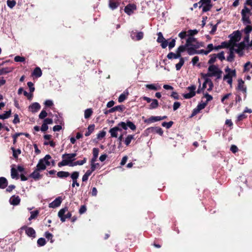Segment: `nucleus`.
Masks as SVG:
<instances>
[{
    "label": "nucleus",
    "instance_id": "obj_1",
    "mask_svg": "<svg viewBox=\"0 0 252 252\" xmlns=\"http://www.w3.org/2000/svg\"><path fill=\"white\" fill-rule=\"evenodd\" d=\"M127 127H129L132 130H135L136 128L135 125L129 121H126V123L121 122L119 123L117 126L110 128L109 130V133H110L111 137L116 138L118 136V132H121L122 129L126 130L127 129Z\"/></svg>",
    "mask_w": 252,
    "mask_h": 252
},
{
    "label": "nucleus",
    "instance_id": "obj_2",
    "mask_svg": "<svg viewBox=\"0 0 252 252\" xmlns=\"http://www.w3.org/2000/svg\"><path fill=\"white\" fill-rule=\"evenodd\" d=\"M222 71L217 65H211L208 68L207 73H202L201 76H204L205 77H215L217 79H219L221 77Z\"/></svg>",
    "mask_w": 252,
    "mask_h": 252
},
{
    "label": "nucleus",
    "instance_id": "obj_3",
    "mask_svg": "<svg viewBox=\"0 0 252 252\" xmlns=\"http://www.w3.org/2000/svg\"><path fill=\"white\" fill-rule=\"evenodd\" d=\"M76 156V153L63 154L62 155L63 160L58 163V166L62 167L66 165L71 166V164L73 163V161L75 159V157Z\"/></svg>",
    "mask_w": 252,
    "mask_h": 252
},
{
    "label": "nucleus",
    "instance_id": "obj_4",
    "mask_svg": "<svg viewBox=\"0 0 252 252\" xmlns=\"http://www.w3.org/2000/svg\"><path fill=\"white\" fill-rule=\"evenodd\" d=\"M224 71L225 74L224 75L223 80L225 81L230 85V87L232 85V78L236 76V73L235 69H231L229 67H226Z\"/></svg>",
    "mask_w": 252,
    "mask_h": 252
},
{
    "label": "nucleus",
    "instance_id": "obj_5",
    "mask_svg": "<svg viewBox=\"0 0 252 252\" xmlns=\"http://www.w3.org/2000/svg\"><path fill=\"white\" fill-rule=\"evenodd\" d=\"M242 21L243 23L248 25L251 24L250 17L252 15L251 10L248 8L247 6L244 5L243 9L241 11Z\"/></svg>",
    "mask_w": 252,
    "mask_h": 252
},
{
    "label": "nucleus",
    "instance_id": "obj_6",
    "mask_svg": "<svg viewBox=\"0 0 252 252\" xmlns=\"http://www.w3.org/2000/svg\"><path fill=\"white\" fill-rule=\"evenodd\" d=\"M58 216L62 222L65 221L66 219H69L71 217V214L68 211L67 208L61 209L58 212Z\"/></svg>",
    "mask_w": 252,
    "mask_h": 252
},
{
    "label": "nucleus",
    "instance_id": "obj_7",
    "mask_svg": "<svg viewBox=\"0 0 252 252\" xmlns=\"http://www.w3.org/2000/svg\"><path fill=\"white\" fill-rule=\"evenodd\" d=\"M187 89L189 91V93L183 94V97L186 99L190 98L196 94V86L195 85H191L189 86Z\"/></svg>",
    "mask_w": 252,
    "mask_h": 252
},
{
    "label": "nucleus",
    "instance_id": "obj_8",
    "mask_svg": "<svg viewBox=\"0 0 252 252\" xmlns=\"http://www.w3.org/2000/svg\"><path fill=\"white\" fill-rule=\"evenodd\" d=\"M186 46H195V48H198L200 45L196 42V39L192 36H189L186 41Z\"/></svg>",
    "mask_w": 252,
    "mask_h": 252
},
{
    "label": "nucleus",
    "instance_id": "obj_9",
    "mask_svg": "<svg viewBox=\"0 0 252 252\" xmlns=\"http://www.w3.org/2000/svg\"><path fill=\"white\" fill-rule=\"evenodd\" d=\"M246 46V45L244 42H241L239 44L235 45L236 48H234V51L239 54L240 56H242L243 55V49Z\"/></svg>",
    "mask_w": 252,
    "mask_h": 252
},
{
    "label": "nucleus",
    "instance_id": "obj_10",
    "mask_svg": "<svg viewBox=\"0 0 252 252\" xmlns=\"http://www.w3.org/2000/svg\"><path fill=\"white\" fill-rule=\"evenodd\" d=\"M202 2V10L203 12H207L211 9L212 5L211 3V0H200Z\"/></svg>",
    "mask_w": 252,
    "mask_h": 252
},
{
    "label": "nucleus",
    "instance_id": "obj_11",
    "mask_svg": "<svg viewBox=\"0 0 252 252\" xmlns=\"http://www.w3.org/2000/svg\"><path fill=\"white\" fill-rule=\"evenodd\" d=\"M136 9V6L135 4H129L125 7V11L128 15H130L133 13Z\"/></svg>",
    "mask_w": 252,
    "mask_h": 252
},
{
    "label": "nucleus",
    "instance_id": "obj_12",
    "mask_svg": "<svg viewBox=\"0 0 252 252\" xmlns=\"http://www.w3.org/2000/svg\"><path fill=\"white\" fill-rule=\"evenodd\" d=\"M238 87L237 89L242 91L243 93L246 94L247 92V88L244 85V82L242 79H240L238 80Z\"/></svg>",
    "mask_w": 252,
    "mask_h": 252
},
{
    "label": "nucleus",
    "instance_id": "obj_13",
    "mask_svg": "<svg viewBox=\"0 0 252 252\" xmlns=\"http://www.w3.org/2000/svg\"><path fill=\"white\" fill-rule=\"evenodd\" d=\"M202 77L204 80H206V83L207 85V91H211L214 87V84L213 82L212 81L211 79H210L209 78L205 77L204 76H202Z\"/></svg>",
    "mask_w": 252,
    "mask_h": 252
},
{
    "label": "nucleus",
    "instance_id": "obj_14",
    "mask_svg": "<svg viewBox=\"0 0 252 252\" xmlns=\"http://www.w3.org/2000/svg\"><path fill=\"white\" fill-rule=\"evenodd\" d=\"M40 105L37 102H34L32 103L29 107V110L32 113L37 112L38 110L40 109Z\"/></svg>",
    "mask_w": 252,
    "mask_h": 252
},
{
    "label": "nucleus",
    "instance_id": "obj_15",
    "mask_svg": "<svg viewBox=\"0 0 252 252\" xmlns=\"http://www.w3.org/2000/svg\"><path fill=\"white\" fill-rule=\"evenodd\" d=\"M61 202L62 200L61 197H58L49 204V207L53 208L57 207L60 205Z\"/></svg>",
    "mask_w": 252,
    "mask_h": 252
},
{
    "label": "nucleus",
    "instance_id": "obj_16",
    "mask_svg": "<svg viewBox=\"0 0 252 252\" xmlns=\"http://www.w3.org/2000/svg\"><path fill=\"white\" fill-rule=\"evenodd\" d=\"M198 83L199 84V85L198 86V88L196 91V93L197 94H200L202 92H203L205 89H207V88H208L207 85V83H206V80H204V82H203L202 86L201 87V81H200V79H198Z\"/></svg>",
    "mask_w": 252,
    "mask_h": 252
},
{
    "label": "nucleus",
    "instance_id": "obj_17",
    "mask_svg": "<svg viewBox=\"0 0 252 252\" xmlns=\"http://www.w3.org/2000/svg\"><path fill=\"white\" fill-rule=\"evenodd\" d=\"M207 103L205 102L199 104L196 109L193 110L192 115H195L198 113L201 110L204 109L207 105Z\"/></svg>",
    "mask_w": 252,
    "mask_h": 252
},
{
    "label": "nucleus",
    "instance_id": "obj_18",
    "mask_svg": "<svg viewBox=\"0 0 252 252\" xmlns=\"http://www.w3.org/2000/svg\"><path fill=\"white\" fill-rule=\"evenodd\" d=\"M234 47H232V48H230L229 52H228L229 56L227 57V59H226V60L228 62H232L234 61Z\"/></svg>",
    "mask_w": 252,
    "mask_h": 252
},
{
    "label": "nucleus",
    "instance_id": "obj_19",
    "mask_svg": "<svg viewBox=\"0 0 252 252\" xmlns=\"http://www.w3.org/2000/svg\"><path fill=\"white\" fill-rule=\"evenodd\" d=\"M10 203L13 205H17L20 203V198L18 196H12L9 200Z\"/></svg>",
    "mask_w": 252,
    "mask_h": 252
},
{
    "label": "nucleus",
    "instance_id": "obj_20",
    "mask_svg": "<svg viewBox=\"0 0 252 252\" xmlns=\"http://www.w3.org/2000/svg\"><path fill=\"white\" fill-rule=\"evenodd\" d=\"M26 233L27 235L30 237L35 238V231L32 227H28L26 229Z\"/></svg>",
    "mask_w": 252,
    "mask_h": 252
},
{
    "label": "nucleus",
    "instance_id": "obj_21",
    "mask_svg": "<svg viewBox=\"0 0 252 252\" xmlns=\"http://www.w3.org/2000/svg\"><path fill=\"white\" fill-rule=\"evenodd\" d=\"M196 49L195 46H189L187 47V51L189 55H193L199 53V51L196 50Z\"/></svg>",
    "mask_w": 252,
    "mask_h": 252
},
{
    "label": "nucleus",
    "instance_id": "obj_22",
    "mask_svg": "<svg viewBox=\"0 0 252 252\" xmlns=\"http://www.w3.org/2000/svg\"><path fill=\"white\" fill-rule=\"evenodd\" d=\"M145 86L147 89L154 91H157L160 88V86L158 84H147Z\"/></svg>",
    "mask_w": 252,
    "mask_h": 252
},
{
    "label": "nucleus",
    "instance_id": "obj_23",
    "mask_svg": "<svg viewBox=\"0 0 252 252\" xmlns=\"http://www.w3.org/2000/svg\"><path fill=\"white\" fill-rule=\"evenodd\" d=\"M44 160H42V158L39 160L38 163L36 165V168L38 170L42 171L46 169L45 166L43 163V162H44Z\"/></svg>",
    "mask_w": 252,
    "mask_h": 252
},
{
    "label": "nucleus",
    "instance_id": "obj_24",
    "mask_svg": "<svg viewBox=\"0 0 252 252\" xmlns=\"http://www.w3.org/2000/svg\"><path fill=\"white\" fill-rule=\"evenodd\" d=\"M8 182L4 177H0V188L4 189L7 187Z\"/></svg>",
    "mask_w": 252,
    "mask_h": 252
},
{
    "label": "nucleus",
    "instance_id": "obj_25",
    "mask_svg": "<svg viewBox=\"0 0 252 252\" xmlns=\"http://www.w3.org/2000/svg\"><path fill=\"white\" fill-rule=\"evenodd\" d=\"M167 58L169 59H178L181 58V55L177 53L176 51V53H174L173 52H170L167 55Z\"/></svg>",
    "mask_w": 252,
    "mask_h": 252
},
{
    "label": "nucleus",
    "instance_id": "obj_26",
    "mask_svg": "<svg viewBox=\"0 0 252 252\" xmlns=\"http://www.w3.org/2000/svg\"><path fill=\"white\" fill-rule=\"evenodd\" d=\"M87 161V158H84L82 160H78L75 162H73V163L71 164V166H75L77 165H82L85 164Z\"/></svg>",
    "mask_w": 252,
    "mask_h": 252
},
{
    "label": "nucleus",
    "instance_id": "obj_27",
    "mask_svg": "<svg viewBox=\"0 0 252 252\" xmlns=\"http://www.w3.org/2000/svg\"><path fill=\"white\" fill-rule=\"evenodd\" d=\"M40 171L41 170H38L36 168V169L31 174V177L35 180L39 179L41 177V175L39 173V171Z\"/></svg>",
    "mask_w": 252,
    "mask_h": 252
},
{
    "label": "nucleus",
    "instance_id": "obj_28",
    "mask_svg": "<svg viewBox=\"0 0 252 252\" xmlns=\"http://www.w3.org/2000/svg\"><path fill=\"white\" fill-rule=\"evenodd\" d=\"M11 176L12 179H18L17 170L13 167H12L11 169Z\"/></svg>",
    "mask_w": 252,
    "mask_h": 252
},
{
    "label": "nucleus",
    "instance_id": "obj_29",
    "mask_svg": "<svg viewBox=\"0 0 252 252\" xmlns=\"http://www.w3.org/2000/svg\"><path fill=\"white\" fill-rule=\"evenodd\" d=\"M51 159V157L49 155H46L44 158H42V160H44V162H43L45 166V168H46V166H49L50 165V160Z\"/></svg>",
    "mask_w": 252,
    "mask_h": 252
},
{
    "label": "nucleus",
    "instance_id": "obj_30",
    "mask_svg": "<svg viewBox=\"0 0 252 252\" xmlns=\"http://www.w3.org/2000/svg\"><path fill=\"white\" fill-rule=\"evenodd\" d=\"M32 75L36 77H40L42 75V71L41 69L38 67H36L32 72Z\"/></svg>",
    "mask_w": 252,
    "mask_h": 252
},
{
    "label": "nucleus",
    "instance_id": "obj_31",
    "mask_svg": "<svg viewBox=\"0 0 252 252\" xmlns=\"http://www.w3.org/2000/svg\"><path fill=\"white\" fill-rule=\"evenodd\" d=\"M69 176V173L66 171H59L57 173V176L60 178H66Z\"/></svg>",
    "mask_w": 252,
    "mask_h": 252
},
{
    "label": "nucleus",
    "instance_id": "obj_32",
    "mask_svg": "<svg viewBox=\"0 0 252 252\" xmlns=\"http://www.w3.org/2000/svg\"><path fill=\"white\" fill-rule=\"evenodd\" d=\"M124 110V106L123 105H118L115 106L110 109L109 111L110 113L114 112L116 111H123Z\"/></svg>",
    "mask_w": 252,
    "mask_h": 252
},
{
    "label": "nucleus",
    "instance_id": "obj_33",
    "mask_svg": "<svg viewBox=\"0 0 252 252\" xmlns=\"http://www.w3.org/2000/svg\"><path fill=\"white\" fill-rule=\"evenodd\" d=\"M151 101L152 103H151L149 107L150 109H155L158 107V102L157 99H154Z\"/></svg>",
    "mask_w": 252,
    "mask_h": 252
},
{
    "label": "nucleus",
    "instance_id": "obj_34",
    "mask_svg": "<svg viewBox=\"0 0 252 252\" xmlns=\"http://www.w3.org/2000/svg\"><path fill=\"white\" fill-rule=\"evenodd\" d=\"M94 129V125H91L88 127V130L85 133V135L86 136H89Z\"/></svg>",
    "mask_w": 252,
    "mask_h": 252
},
{
    "label": "nucleus",
    "instance_id": "obj_35",
    "mask_svg": "<svg viewBox=\"0 0 252 252\" xmlns=\"http://www.w3.org/2000/svg\"><path fill=\"white\" fill-rule=\"evenodd\" d=\"M134 139V135H128L126 137L125 140V143L126 146H128L130 143L131 142V140Z\"/></svg>",
    "mask_w": 252,
    "mask_h": 252
},
{
    "label": "nucleus",
    "instance_id": "obj_36",
    "mask_svg": "<svg viewBox=\"0 0 252 252\" xmlns=\"http://www.w3.org/2000/svg\"><path fill=\"white\" fill-rule=\"evenodd\" d=\"M187 47H188V46H186V44L185 45H181L178 48L176 51L178 54H181V53L183 52L185 50H187Z\"/></svg>",
    "mask_w": 252,
    "mask_h": 252
},
{
    "label": "nucleus",
    "instance_id": "obj_37",
    "mask_svg": "<svg viewBox=\"0 0 252 252\" xmlns=\"http://www.w3.org/2000/svg\"><path fill=\"white\" fill-rule=\"evenodd\" d=\"M93 113V111L91 108L87 109L85 111L84 117L86 119H88L90 117Z\"/></svg>",
    "mask_w": 252,
    "mask_h": 252
},
{
    "label": "nucleus",
    "instance_id": "obj_38",
    "mask_svg": "<svg viewBox=\"0 0 252 252\" xmlns=\"http://www.w3.org/2000/svg\"><path fill=\"white\" fill-rule=\"evenodd\" d=\"M39 214V212L37 210L35 211H32L31 212V216L29 218V220H31L32 219H35Z\"/></svg>",
    "mask_w": 252,
    "mask_h": 252
},
{
    "label": "nucleus",
    "instance_id": "obj_39",
    "mask_svg": "<svg viewBox=\"0 0 252 252\" xmlns=\"http://www.w3.org/2000/svg\"><path fill=\"white\" fill-rule=\"evenodd\" d=\"M128 93L122 94L118 98V101L119 102H123L127 97Z\"/></svg>",
    "mask_w": 252,
    "mask_h": 252
},
{
    "label": "nucleus",
    "instance_id": "obj_40",
    "mask_svg": "<svg viewBox=\"0 0 252 252\" xmlns=\"http://www.w3.org/2000/svg\"><path fill=\"white\" fill-rule=\"evenodd\" d=\"M184 63V60L183 58H180L179 63L176 64V68L177 70L181 69Z\"/></svg>",
    "mask_w": 252,
    "mask_h": 252
},
{
    "label": "nucleus",
    "instance_id": "obj_41",
    "mask_svg": "<svg viewBox=\"0 0 252 252\" xmlns=\"http://www.w3.org/2000/svg\"><path fill=\"white\" fill-rule=\"evenodd\" d=\"M11 115V110L6 111L4 114L0 115V119L2 120H4L5 119H7L10 117Z\"/></svg>",
    "mask_w": 252,
    "mask_h": 252
},
{
    "label": "nucleus",
    "instance_id": "obj_42",
    "mask_svg": "<svg viewBox=\"0 0 252 252\" xmlns=\"http://www.w3.org/2000/svg\"><path fill=\"white\" fill-rule=\"evenodd\" d=\"M79 176V173L78 171H74L71 174V178L73 181L77 180Z\"/></svg>",
    "mask_w": 252,
    "mask_h": 252
},
{
    "label": "nucleus",
    "instance_id": "obj_43",
    "mask_svg": "<svg viewBox=\"0 0 252 252\" xmlns=\"http://www.w3.org/2000/svg\"><path fill=\"white\" fill-rule=\"evenodd\" d=\"M149 121L151 122H155L161 120L160 116H152L149 118Z\"/></svg>",
    "mask_w": 252,
    "mask_h": 252
},
{
    "label": "nucleus",
    "instance_id": "obj_44",
    "mask_svg": "<svg viewBox=\"0 0 252 252\" xmlns=\"http://www.w3.org/2000/svg\"><path fill=\"white\" fill-rule=\"evenodd\" d=\"M217 55L216 54H213L210 56V59L208 61V63L212 64L214 63L216 60Z\"/></svg>",
    "mask_w": 252,
    "mask_h": 252
},
{
    "label": "nucleus",
    "instance_id": "obj_45",
    "mask_svg": "<svg viewBox=\"0 0 252 252\" xmlns=\"http://www.w3.org/2000/svg\"><path fill=\"white\" fill-rule=\"evenodd\" d=\"M252 31V27L250 25H247L244 30V32L246 34H249Z\"/></svg>",
    "mask_w": 252,
    "mask_h": 252
},
{
    "label": "nucleus",
    "instance_id": "obj_46",
    "mask_svg": "<svg viewBox=\"0 0 252 252\" xmlns=\"http://www.w3.org/2000/svg\"><path fill=\"white\" fill-rule=\"evenodd\" d=\"M37 243L39 246H43L46 244V241L44 238H40L38 239Z\"/></svg>",
    "mask_w": 252,
    "mask_h": 252
},
{
    "label": "nucleus",
    "instance_id": "obj_47",
    "mask_svg": "<svg viewBox=\"0 0 252 252\" xmlns=\"http://www.w3.org/2000/svg\"><path fill=\"white\" fill-rule=\"evenodd\" d=\"M158 37L157 41L158 42L161 43L164 40H165V39L163 36L161 32H158Z\"/></svg>",
    "mask_w": 252,
    "mask_h": 252
},
{
    "label": "nucleus",
    "instance_id": "obj_48",
    "mask_svg": "<svg viewBox=\"0 0 252 252\" xmlns=\"http://www.w3.org/2000/svg\"><path fill=\"white\" fill-rule=\"evenodd\" d=\"M13 151V156L15 158H17L18 156L21 154L20 150H15L14 148H11Z\"/></svg>",
    "mask_w": 252,
    "mask_h": 252
},
{
    "label": "nucleus",
    "instance_id": "obj_49",
    "mask_svg": "<svg viewBox=\"0 0 252 252\" xmlns=\"http://www.w3.org/2000/svg\"><path fill=\"white\" fill-rule=\"evenodd\" d=\"M99 166V164L98 163L93 162L91 163V169L94 171L97 168H98Z\"/></svg>",
    "mask_w": 252,
    "mask_h": 252
},
{
    "label": "nucleus",
    "instance_id": "obj_50",
    "mask_svg": "<svg viewBox=\"0 0 252 252\" xmlns=\"http://www.w3.org/2000/svg\"><path fill=\"white\" fill-rule=\"evenodd\" d=\"M173 124V122L172 121H170L169 122H163L162 124V126L164 127H166L167 128H169L172 126Z\"/></svg>",
    "mask_w": 252,
    "mask_h": 252
},
{
    "label": "nucleus",
    "instance_id": "obj_51",
    "mask_svg": "<svg viewBox=\"0 0 252 252\" xmlns=\"http://www.w3.org/2000/svg\"><path fill=\"white\" fill-rule=\"evenodd\" d=\"M7 4L9 7L12 8L15 5L16 2L14 0H8L7 1Z\"/></svg>",
    "mask_w": 252,
    "mask_h": 252
},
{
    "label": "nucleus",
    "instance_id": "obj_52",
    "mask_svg": "<svg viewBox=\"0 0 252 252\" xmlns=\"http://www.w3.org/2000/svg\"><path fill=\"white\" fill-rule=\"evenodd\" d=\"M251 68L252 69V64L250 63V62L247 63L244 66V69L245 71H250ZM251 73H252V70L251 71Z\"/></svg>",
    "mask_w": 252,
    "mask_h": 252
},
{
    "label": "nucleus",
    "instance_id": "obj_53",
    "mask_svg": "<svg viewBox=\"0 0 252 252\" xmlns=\"http://www.w3.org/2000/svg\"><path fill=\"white\" fill-rule=\"evenodd\" d=\"M204 97L206 98V102L208 103V102L213 99V97L211 95L208 94V93H205L204 94Z\"/></svg>",
    "mask_w": 252,
    "mask_h": 252
},
{
    "label": "nucleus",
    "instance_id": "obj_54",
    "mask_svg": "<svg viewBox=\"0 0 252 252\" xmlns=\"http://www.w3.org/2000/svg\"><path fill=\"white\" fill-rule=\"evenodd\" d=\"M25 58L19 56H16L14 58V61L16 62H23L25 61Z\"/></svg>",
    "mask_w": 252,
    "mask_h": 252
},
{
    "label": "nucleus",
    "instance_id": "obj_55",
    "mask_svg": "<svg viewBox=\"0 0 252 252\" xmlns=\"http://www.w3.org/2000/svg\"><path fill=\"white\" fill-rule=\"evenodd\" d=\"M240 37H241V35H240V32L238 31H237V32H236L234 33V40H235L236 41H238L240 39Z\"/></svg>",
    "mask_w": 252,
    "mask_h": 252
},
{
    "label": "nucleus",
    "instance_id": "obj_56",
    "mask_svg": "<svg viewBox=\"0 0 252 252\" xmlns=\"http://www.w3.org/2000/svg\"><path fill=\"white\" fill-rule=\"evenodd\" d=\"M47 116V113L45 110H42L39 115V118L41 119H43Z\"/></svg>",
    "mask_w": 252,
    "mask_h": 252
},
{
    "label": "nucleus",
    "instance_id": "obj_57",
    "mask_svg": "<svg viewBox=\"0 0 252 252\" xmlns=\"http://www.w3.org/2000/svg\"><path fill=\"white\" fill-rule=\"evenodd\" d=\"M216 55L217 57L221 61H223L225 59L224 53L223 52H221L220 53Z\"/></svg>",
    "mask_w": 252,
    "mask_h": 252
},
{
    "label": "nucleus",
    "instance_id": "obj_58",
    "mask_svg": "<svg viewBox=\"0 0 252 252\" xmlns=\"http://www.w3.org/2000/svg\"><path fill=\"white\" fill-rule=\"evenodd\" d=\"M106 134V132L104 131H100L97 135V138L98 139H100L103 138Z\"/></svg>",
    "mask_w": 252,
    "mask_h": 252
},
{
    "label": "nucleus",
    "instance_id": "obj_59",
    "mask_svg": "<svg viewBox=\"0 0 252 252\" xmlns=\"http://www.w3.org/2000/svg\"><path fill=\"white\" fill-rule=\"evenodd\" d=\"M197 32L198 31L196 30H190L188 32V35H189V36H192V35L197 34Z\"/></svg>",
    "mask_w": 252,
    "mask_h": 252
},
{
    "label": "nucleus",
    "instance_id": "obj_60",
    "mask_svg": "<svg viewBox=\"0 0 252 252\" xmlns=\"http://www.w3.org/2000/svg\"><path fill=\"white\" fill-rule=\"evenodd\" d=\"M45 236L48 239H50L51 243H52L53 242V240H52L53 235L51 233H50L48 232H46L45 233Z\"/></svg>",
    "mask_w": 252,
    "mask_h": 252
},
{
    "label": "nucleus",
    "instance_id": "obj_61",
    "mask_svg": "<svg viewBox=\"0 0 252 252\" xmlns=\"http://www.w3.org/2000/svg\"><path fill=\"white\" fill-rule=\"evenodd\" d=\"M214 47L212 44H208L207 46V48L206 53H209L210 52H211L214 49Z\"/></svg>",
    "mask_w": 252,
    "mask_h": 252
},
{
    "label": "nucleus",
    "instance_id": "obj_62",
    "mask_svg": "<svg viewBox=\"0 0 252 252\" xmlns=\"http://www.w3.org/2000/svg\"><path fill=\"white\" fill-rule=\"evenodd\" d=\"M27 84L30 88V92L32 93L34 91V88L33 87V83L31 82H29Z\"/></svg>",
    "mask_w": 252,
    "mask_h": 252
},
{
    "label": "nucleus",
    "instance_id": "obj_63",
    "mask_svg": "<svg viewBox=\"0 0 252 252\" xmlns=\"http://www.w3.org/2000/svg\"><path fill=\"white\" fill-rule=\"evenodd\" d=\"M109 6L112 9H115L118 6V4L116 2L110 1Z\"/></svg>",
    "mask_w": 252,
    "mask_h": 252
},
{
    "label": "nucleus",
    "instance_id": "obj_64",
    "mask_svg": "<svg viewBox=\"0 0 252 252\" xmlns=\"http://www.w3.org/2000/svg\"><path fill=\"white\" fill-rule=\"evenodd\" d=\"M175 39H173L171 41H170L169 44H168V47H169V49H172V48H173L175 45Z\"/></svg>",
    "mask_w": 252,
    "mask_h": 252
}]
</instances>
